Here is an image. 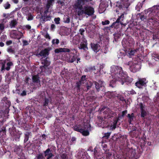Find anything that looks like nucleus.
<instances>
[{
  "mask_svg": "<svg viewBox=\"0 0 159 159\" xmlns=\"http://www.w3.org/2000/svg\"><path fill=\"white\" fill-rule=\"evenodd\" d=\"M51 19V17L49 16H47L46 15H42L39 20L40 23L39 25H40L44 23L47 21L50 20Z\"/></svg>",
  "mask_w": 159,
  "mask_h": 159,
  "instance_id": "nucleus-17",
  "label": "nucleus"
},
{
  "mask_svg": "<svg viewBox=\"0 0 159 159\" xmlns=\"http://www.w3.org/2000/svg\"><path fill=\"white\" fill-rule=\"evenodd\" d=\"M93 83H92L91 82L89 81V82H88L87 83V86H86V88H87V90L86 91H88L90 88H91L92 84H93Z\"/></svg>",
  "mask_w": 159,
  "mask_h": 159,
  "instance_id": "nucleus-39",
  "label": "nucleus"
},
{
  "mask_svg": "<svg viewBox=\"0 0 159 159\" xmlns=\"http://www.w3.org/2000/svg\"><path fill=\"white\" fill-rule=\"evenodd\" d=\"M7 51L9 53H13L14 52V50L11 48H8L7 50Z\"/></svg>",
  "mask_w": 159,
  "mask_h": 159,
  "instance_id": "nucleus-63",
  "label": "nucleus"
},
{
  "mask_svg": "<svg viewBox=\"0 0 159 159\" xmlns=\"http://www.w3.org/2000/svg\"><path fill=\"white\" fill-rule=\"evenodd\" d=\"M139 106L141 111V117L142 118H144L147 114V112L145 110V107L141 102L139 103Z\"/></svg>",
  "mask_w": 159,
  "mask_h": 159,
  "instance_id": "nucleus-15",
  "label": "nucleus"
},
{
  "mask_svg": "<svg viewBox=\"0 0 159 159\" xmlns=\"http://www.w3.org/2000/svg\"><path fill=\"white\" fill-rule=\"evenodd\" d=\"M52 43L53 45H57L59 43V40L58 39H53L52 40Z\"/></svg>",
  "mask_w": 159,
  "mask_h": 159,
  "instance_id": "nucleus-41",
  "label": "nucleus"
},
{
  "mask_svg": "<svg viewBox=\"0 0 159 159\" xmlns=\"http://www.w3.org/2000/svg\"><path fill=\"white\" fill-rule=\"evenodd\" d=\"M84 14L89 16H92L94 12V8L92 7L85 6L84 7Z\"/></svg>",
  "mask_w": 159,
  "mask_h": 159,
  "instance_id": "nucleus-7",
  "label": "nucleus"
},
{
  "mask_svg": "<svg viewBox=\"0 0 159 159\" xmlns=\"http://www.w3.org/2000/svg\"><path fill=\"white\" fill-rule=\"evenodd\" d=\"M23 45V46H26L28 45L29 43L28 41L25 40H23L22 41Z\"/></svg>",
  "mask_w": 159,
  "mask_h": 159,
  "instance_id": "nucleus-58",
  "label": "nucleus"
},
{
  "mask_svg": "<svg viewBox=\"0 0 159 159\" xmlns=\"http://www.w3.org/2000/svg\"><path fill=\"white\" fill-rule=\"evenodd\" d=\"M111 72L113 77L119 80L121 78L125 73L123 71L121 67L115 65L111 67Z\"/></svg>",
  "mask_w": 159,
  "mask_h": 159,
  "instance_id": "nucleus-1",
  "label": "nucleus"
},
{
  "mask_svg": "<svg viewBox=\"0 0 159 159\" xmlns=\"http://www.w3.org/2000/svg\"><path fill=\"white\" fill-rule=\"evenodd\" d=\"M14 151L17 154H20L22 152V149L21 146H17L16 147Z\"/></svg>",
  "mask_w": 159,
  "mask_h": 159,
  "instance_id": "nucleus-31",
  "label": "nucleus"
},
{
  "mask_svg": "<svg viewBox=\"0 0 159 159\" xmlns=\"http://www.w3.org/2000/svg\"><path fill=\"white\" fill-rule=\"evenodd\" d=\"M107 108V107H103L101 108H100V112L102 113Z\"/></svg>",
  "mask_w": 159,
  "mask_h": 159,
  "instance_id": "nucleus-64",
  "label": "nucleus"
},
{
  "mask_svg": "<svg viewBox=\"0 0 159 159\" xmlns=\"http://www.w3.org/2000/svg\"><path fill=\"white\" fill-rule=\"evenodd\" d=\"M110 23V21L108 20H106L102 22V24L103 25H108Z\"/></svg>",
  "mask_w": 159,
  "mask_h": 159,
  "instance_id": "nucleus-61",
  "label": "nucleus"
},
{
  "mask_svg": "<svg viewBox=\"0 0 159 159\" xmlns=\"http://www.w3.org/2000/svg\"><path fill=\"white\" fill-rule=\"evenodd\" d=\"M61 157L62 159H67V155L66 153H62L61 154Z\"/></svg>",
  "mask_w": 159,
  "mask_h": 159,
  "instance_id": "nucleus-52",
  "label": "nucleus"
},
{
  "mask_svg": "<svg viewBox=\"0 0 159 159\" xmlns=\"http://www.w3.org/2000/svg\"><path fill=\"white\" fill-rule=\"evenodd\" d=\"M51 50L50 48H47L41 50L39 53V55L41 56L42 57H48L49 54V51Z\"/></svg>",
  "mask_w": 159,
  "mask_h": 159,
  "instance_id": "nucleus-14",
  "label": "nucleus"
},
{
  "mask_svg": "<svg viewBox=\"0 0 159 159\" xmlns=\"http://www.w3.org/2000/svg\"><path fill=\"white\" fill-rule=\"evenodd\" d=\"M84 14V8L83 7V8L81 10H80L77 11V15L78 16H80L83 15Z\"/></svg>",
  "mask_w": 159,
  "mask_h": 159,
  "instance_id": "nucleus-43",
  "label": "nucleus"
},
{
  "mask_svg": "<svg viewBox=\"0 0 159 159\" xmlns=\"http://www.w3.org/2000/svg\"><path fill=\"white\" fill-rule=\"evenodd\" d=\"M103 149L104 151V152H107V150H109V149L107 148V145L106 144H104L102 145Z\"/></svg>",
  "mask_w": 159,
  "mask_h": 159,
  "instance_id": "nucleus-51",
  "label": "nucleus"
},
{
  "mask_svg": "<svg viewBox=\"0 0 159 159\" xmlns=\"http://www.w3.org/2000/svg\"><path fill=\"white\" fill-rule=\"evenodd\" d=\"M136 154V150L135 149H133L132 148L130 149L129 150L128 155V156L129 157H135Z\"/></svg>",
  "mask_w": 159,
  "mask_h": 159,
  "instance_id": "nucleus-23",
  "label": "nucleus"
},
{
  "mask_svg": "<svg viewBox=\"0 0 159 159\" xmlns=\"http://www.w3.org/2000/svg\"><path fill=\"white\" fill-rule=\"evenodd\" d=\"M17 23L15 20H11L10 24V25L11 28L14 27L17 25Z\"/></svg>",
  "mask_w": 159,
  "mask_h": 159,
  "instance_id": "nucleus-37",
  "label": "nucleus"
},
{
  "mask_svg": "<svg viewBox=\"0 0 159 159\" xmlns=\"http://www.w3.org/2000/svg\"><path fill=\"white\" fill-rule=\"evenodd\" d=\"M125 65L129 67L130 71L133 72L138 71L141 67V65L138 62H134L132 61H129L125 63Z\"/></svg>",
  "mask_w": 159,
  "mask_h": 159,
  "instance_id": "nucleus-3",
  "label": "nucleus"
},
{
  "mask_svg": "<svg viewBox=\"0 0 159 159\" xmlns=\"http://www.w3.org/2000/svg\"><path fill=\"white\" fill-rule=\"evenodd\" d=\"M64 22L66 23H69L70 22V18L69 17L65 18L64 19Z\"/></svg>",
  "mask_w": 159,
  "mask_h": 159,
  "instance_id": "nucleus-53",
  "label": "nucleus"
},
{
  "mask_svg": "<svg viewBox=\"0 0 159 159\" xmlns=\"http://www.w3.org/2000/svg\"><path fill=\"white\" fill-rule=\"evenodd\" d=\"M127 117L129 118L128 122L129 124H131V122L133 120V119L134 117V114L133 113L131 114H128L127 115Z\"/></svg>",
  "mask_w": 159,
  "mask_h": 159,
  "instance_id": "nucleus-29",
  "label": "nucleus"
},
{
  "mask_svg": "<svg viewBox=\"0 0 159 159\" xmlns=\"http://www.w3.org/2000/svg\"><path fill=\"white\" fill-rule=\"evenodd\" d=\"M139 131H135L129 132V135L132 138H137L138 136Z\"/></svg>",
  "mask_w": 159,
  "mask_h": 159,
  "instance_id": "nucleus-30",
  "label": "nucleus"
},
{
  "mask_svg": "<svg viewBox=\"0 0 159 159\" xmlns=\"http://www.w3.org/2000/svg\"><path fill=\"white\" fill-rule=\"evenodd\" d=\"M105 66L104 64H102L100 66L99 72L101 74H102L104 73L102 69L104 68Z\"/></svg>",
  "mask_w": 159,
  "mask_h": 159,
  "instance_id": "nucleus-45",
  "label": "nucleus"
},
{
  "mask_svg": "<svg viewBox=\"0 0 159 159\" xmlns=\"http://www.w3.org/2000/svg\"><path fill=\"white\" fill-rule=\"evenodd\" d=\"M52 100L50 98H47L46 97H44L42 101L41 104L44 108H46V107H48L49 103H51Z\"/></svg>",
  "mask_w": 159,
  "mask_h": 159,
  "instance_id": "nucleus-18",
  "label": "nucleus"
},
{
  "mask_svg": "<svg viewBox=\"0 0 159 159\" xmlns=\"http://www.w3.org/2000/svg\"><path fill=\"white\" fill-rule=\"evenodd\" d=\"M135 52V50H129L128 51V53L130 56H132L134 55Z\"/></svg>",
  "mask_w": 159,
  "mask_h": 159,
  "instance_id": "nucleus-54",
  "label": "nucleus"
},
{
  "mask_svg": "<svg viewBox=\"0 0 159 159\" xmlns=\"http://www.w3.org/2000/svg\"><path fill=\"white\" fill-rule=\"evenodd\" d=\"M70 51L69 49L67 48H59L55 49L54 50V52L55 53H59L62 52H69Z\"/></svg>",
  "mask_w": 159,
  "mask_h": 159,
  "instance_id": "nucleus-21",
  "label": "nucleus"
},
{
  "mask_svg": "<svg viewBox=\"0 0 159 159\" xmlns=\"http://www.w3.org/2000/svg\"><path fill=\"white\" fill-rule=\"evenodd\" d=\"M82 84V83H81L80 82V81L76 82V87L77 88V90L78 91L80 90V87Z\"/></svg>",
  "mask_w": 159,
  "mask_h": 159,
  "instance_id": "nucleus-44",
  "label": "nucleus"
},
{
  "mask_svg": "<svg viewBox=\"0 0 159 159\" xmlns=\"http://www.w3.org/2000/svg\"><path fill=\"white\" fill-rule=\"evenodd\" d=\"M90 125L88 124L78 125L74 127V129L81 133L83 135L87 136L89 134L88 129H90Z\"/></svg>",
  "mask_w": 159,
  "mask_h": 159,
  "instance_id": "nucleus-2",
  "label": "nucleus"
},
{
  "mask_svg": "<svg viewBox=\"0 0 159 159\" xmlns=\"http://www.w3.org/2000/svg\"><path fill=\"white\" fill-rule=\"evenodd\" d=\"M7 66L6 68L5 69L7 70H9L10 69V66L13 65V63L11 62H9L7 64Z\"/></svg>",
  "mask_w": 159,
  "mask_h": 159,
  "instance_id": "nucleus-46",
  "label": "nucleus"
},
{
  "mask_svg": "<svg viewBox=\"0 0 159 159\" xmlns=\"http://www.w3.org/2000/svg\"><path fill=\"white\" fill-rule=\"evenodd\" d=\"M120 79H118V78L116 79L115 78L114 79L111 80L109 84V86L112 88H114L116 86V82L117 81H119L120 82Z\"/></svg>",
  "mask_w": 159,
  "mask_h": 159,
  "instance_id": "nucleus-24",
  "label": "nucleus"
},
{
  "mask_svg": "<svg viewBox=\"0 0 159 159\" xmlns=\"http://www.w3.org/2000/svg\"><path fill=\"white\" fill-rule=\"evenodd\" d=\"M86 75H83L82 76L80 79V80L79 81L82 84H83L84 82V81H86Z\"/></svg>",
  "mask_w": 159,
  "mask_h": 159,
  "instance_id": "nucleus-48",
  "label": "nucleus"
},
{
  "mask_svg": "<svg viewBox=\"0 0 159 159\" xmlns=\"http://www.w3.org/2000/svg\"><path fill=\"white\" fill-rule=\"evenodd\" d=\"M36 159H44V157L41 153H40L36 156Z\"/></svg>",
  "mask_w": 159,
  "mask_h": 159,
  "instance_id": "nucleus-49",
  "label": "nucleus"
},
{
  "mask_svg": "<svg viewBox=\"0 0 159 159\" xmlns=\"http://www.w3.org/2000/svg\"><path fill=\"white\" fill-rule=\"evenodd\" d=\"M54 0H48L47 1V3L46 5V7L48 9L50 8L51 5H52V2Z\"/></svg>",
  "mask_w": 159,
  "mask_h": 159,
  "instance_id": "nucleus-35",
  "label": "nucleus"
},
{
  "mask_svg": "<svg viewBox=\"0 0 159 159\" xmlns=\"http://www.w3.org/2000/svg\"><path fill=\"white\" fill-rule=\"evenodd\" d=\"M60 20V18H59V17L56 18L54 19V21L55 22L56 24H59Z\"/></svg>",
  "mask_w": 159,
  "mask_h": 159,
  "instance_id": "nucleus-60",
  "label": "nucleus"
},
{
  "mask_svg": "<svg viewBox=\"0 0 159 159\" xmlns=\"http://www.w3.org/2000/svg\"><path fill=\"white\" fill-rule=\"evenodd\" d=\"M95 70V66H89L87 67V68H86L84 70V71L85 72H91L93 70Z\"/></svg>",
  "mask_w": 159,
  "mask_h": 159,
  "instance_id": "nucleus-32",
  "label": "nucleus"
},
{
  "mask_svg": "<svg viewBox=\"0 0 159 159\" xmlns=\"http://www.w3.org/2000/svg\"><path fill=\"white\" fill-rule=\"evenodd\" d=\"M32 79L33 81L37 84V86L39 87L41 86L40 81L39 77L38 75H34L32 76Z\"/></svg>",
  "mask_w": 159,
  "mask_h": 159,
  "instance_id": "nucleus-20",
  "label": "nucleus"
},
{
  "mask_svg": "<svg viewBox=\"0 0 159 159\" xmlns=\"http://www.w3.org/2000/svg\"><path fill=\"white\" fill-rule=\"evenodd\" d=\"M110 110L108 108H107L103 112V114L105 115L103 117L100 116H98V118L100 122H102V121H104L107 118L110 117L109 115V114L110 112Z\"/></svg>",
  "mask_w": 159,
  "mask_h": 159,
  "instance_id": "nucleus-8",
  "label": "nucleus"
},
{
  "mask_svg": "<svg viewBox=\"0 0 159 159\" xmlns=\"http://www.w3.org/2000/svg\"><path fill=\"white\" fill-rule=\"evenodd\" d=\"M91 48L95 52L97 53L101 49V47L99 44L91 43H90Z\"/></svg>",
  "mask_w": 159,
  "mask_h": 159,
  "instance_id": "nucleus-16",
  "label": "nucleus"
},
{
  "mask_svg": "<svg viewBox=\"0 0 159 159\" xmlns=\"http://www.w3.org/2000/svg\"><path fill=\"white\" fill-rule=\"evenodd\" d=\"M34 17L31 13H30L28 15V17L27 18L28 20H33Z\"/></svg>",
  "mask_w": 159,
  "mask_h": 159,
  "instance_id": "nucleus-50",
  "label": "nucleus"
},
{
  "mask_svg": "<svg viewBox=\"0 0 159 159\" xmlns=\"http://www.w3.org/2000/svg\"><path fill=\"white\" fill-rule=\"evenodd\" d=\"M77 56L73 52H70L66 54V59L69 62L72 63L76 59Z\"/></svg>",
  "mask_w": 159,
  "mask_h": 159,
  "instance_id": "nucleus-9",
  "label": "nucleus"
},
{
  "mask_svg": "<svg viewBox=\"0 0 159 159\" xmlns=\"http://www.w3.org/2000/svg\"><path fill=\"white\" fill-rule=\"evenodd\" d=\"M115 159H126V158L120 154H117L115 156Z\"/></svg>",
  "mask_w": 159,
  "mask_h": 159,
  "instance_id": "nucleus-38",
  "label": "nucleus"
},
{
  "mask_svg": "<svg viewBox=\"0 0 159 159\" xmlns=\"http://www.w3.org/2000/svg\"><path fill=\"white\" fill-rule=\"evenodd\" d=\"M121 2L125 8H128L130 5L129 0H122Z\"/></svg>",
  "mask_w": 159,
  "mask_h": 159,
  "instance_id": "nucleus-27",
  "label": "nucleus"
},
{
  "mask_svg": "<svg viewBox=\"0 0 159 159\" xmlns=\"http://www.w3.org/2000/svg\"><path fill=\"white\" fill-rule=\"evenodd\" d=\"M41 63L43 65V67H48L51 63L50 59L48 57H41L40 59Z\"/></svg>",
  "mask_w": 159,
  "mask_h": 159,
  "instance_id": "nucleus-13",
  "label": "nucleus"
},
{
  "mask_svg": "<svg viewBox=\"0 0 159 159\" xmlns=\"http://www.w3.org/2000/svg\"><path fill=\"white\" fill-rule=\"evenodd\" d=\"M82 37L81 38V40L82 41L81 42L85 43H87V41L86 39L84 38V35H82Z\"/></svg>",
  "mask_w": 159,
  "mask_h": 159,
  "instance_id": "nucleus-55",
  "label": "nucleus"
},
{
  "mask_svg": "<svg viewBox=\"0 0 159 159\" xmlns=\"http://www.w3.org/2000/svg\"><path fill=\"white\" fill-rule=\"evenodd\" d=\"M30 135V133L28 132H27L25 134L24 143H26L28 141Z\"/></svg>",
  "mask_w": 159,
  "mask_h": 159,
  "instance_id": "nucleus-33",
  "label": "nucleus"
},
{
  "mask_svg": "<svg viewBox=\"0 0 159 159\" xmlns=\"http://www.w3.org/2000/svg\"><path fill=\"white\" fill-rule=\"evenodd\" d=\"M48 148L44 152V156L51 158L54 156V153L55 152L56 148L52 145H48Z\"/></svg>",
  "mask_w": 159,
  "mask_h": 159,
  "instance_id": "nucleus-4",
  "label": "nucleus"
},
{
  "mask_svg": "<svg viewBox=\"0 0 159 159\" xmlns=\"http://www.w3.org/2000/svg\"><path fill=\"white\" fill-rule=\"evenodd\" d=\"M120 82L121 84L123 85L125 83L128 85H130L131 84L133 80V79L127 76L126 73L125 72L124 75L120 79Z\"/></svg>",
  "mask_w": 159,
  "mask_h": 159,
  "instance_id": "nucleus-5",
  "label": "nucleus"
},
{
  "mask_svg": "<svg viewBox=\"0 0 159 159\" xmlns=\"http://www.w3.org/2000/svg\"><path fill=\"white\" fill-rule=\"evenodd\" d=\"M80 34L81 35H84V33L85 32V30L84 29L80 28L79 30Z\"/></svg>",
  "mask_w": 159,
  "mask_h": 159,
  "instance_id": "nucleus-56",
  "label": "nucleus"
},
{
  "mask_svg": "<svg viewBox=\"0 0 159 159\" xmlns=\"http://www.w3.org/2000/svg\"><path fill=\"white\" fill-rule=\"evenodd\" d=\"M124 18V14L122 13L121 15L118 17V18L117 19L116 21L114 22V23L116 24L118 22L120 23L121 24H122V22H121L123 20V18Z\"/></svg>",
  "mask_w": 159,
  "mask_h": 159,
  "instance_id": "nucleus-26",
  "label": "nucleus"
},
{
  "mask_svg": "<svg viewBox=\"0 0 159 159\" xmlns=\"http://www.w3.org/2000/svg\"><path fill=\"white\" fill-rule=\"evenodd\" d=\"M120 24L119 22L116 23V24L114 23L113 22L111 25V27L112 28H117L120 26Z\"/></svg>",
  "mask_w": 159,
  "mask_h": 159,
  "instance_id": "nucleus-40",
  "label": "nucleus"
},
{
  "mask_svg": "<svg viewBox=\"0 0 159 159\" xmlns=\"http://www.w3.org/2000/svg\"><path fill=\"white\" fill-rule=\"evenodd\" d=\"M86 151L84 149H82L79 151L78 154L80 157L84 158L86 156Z\"/></svg>",
  "mask_w": 159,
  "mask_h": 159,
  "instance_id": "nucleus-25",
  "label": "nucleus"
},
{
  "mask_svg": "<svg viewBox=\"0 0 159 159\" xmlns=\"http://www.w3.org/2000/svg\"><path fill=\"white\" fill-rule=\"evenodd\" d=\"M109 149L107 150V152H104V153L106 154V156L107 158H109L110 157L111 155L112 154L111 152H109Z\"/></svg>",
  "mask_w": 159,
  "mask_h": 159,
  "instance_id": "nucleus-47",
  "label": "nucleus"
},
{
  "mask_svg": "<svg viewBox=\"0 0 159 159\" xmlns=\"http://www.w3.org/2000/svg\"><path fill=\"white\" fill-rule=\"evenodd\" d=\"M119 120L118 118L115 117L113 120L111 121L110 123V128L112 130L115 129L116 127V125L118 121Z\"/></svg>",
  "mask_w": 159,
  "mask_h": 159,
  "instance_id": "nucleus-19",
  "label": "nucleus"
},
{
  "mask_svg": "<svg viewBox=\"0 0 159 159\" xmlns=\"http://www.w3.org/2000/svg\"><path fill=\"white\" fill-rule=\"evenodd\" d=\"M103 82L101 80H98V82L93 81V84L95 85L96 89L98 92L102 91H105V87L103 84Z\"/></svg>",
  "mask_w": 159,
  "mask_h": 159,
  "instance_id": "nucleus-6",
  "label": "nucleus"
},
{
  "mask_svg": "<svg viewBox=\"0 0 159 159\" xmlns=\"http://www.w3.org/2000/svg\"><path fill=\"white\" fill-rule=\"evenodd\" d=\"M44 71L45 73L47 74H49L52 73V70L51 68L50 67H44Z\"/></svg>",
  "mask_w": 159,
  "mask_h": 159,
  "instance_id": "nucleus-34",
  "label": "nucleus"
},
{
  "mask_svg": "<svg viewBox=\"0 0 159 159\" xmlns=\"http://www.w3.org/2000/svg\"><path fill=\"white\" fill-rule=\"evenodd\" d=\"M88 43L81 42L78 48L80 49L83 50L84 51H86L88 50V48L87 46Z\"/></svg>",
  "mask_w": 159,
  "mask_h": 159,
  "instance_id": "nucleus-22",
  "label": "nucleus"
},
{
  "mask_svg": "<svg viewBox=\"0 0 159 159\" xmlns=\"http://www.w3.org/2000/svg\"><path fill=\"white\" fill-rule=\"evenodd\" d=\"M101 50L102 52H104L105 53H106L108 51V48L107 46L105 45L102 48Z\"/></svg>",
  "mask_w": 159,
  "mask_h": 159,
  "instance_id": "nucleus-42",
  "label": "nucleus"
},
{
  "mask_svg": "<svg viewBox=\"0 0 159 159\" xmlns=\"http://www.w3.org/2000/svg\"><path fill=\"white\" fill-rule=\"evenodd\" d=\"M7 38V36L5 35H2L1 38V40L2 41H5Z\"/></svg>",
  "mask_w": 159,
  "mask_h": 159,
  "instance_id": "nucleus-59",
  "label": "nucleus"
},
{
  "mask_svg": "<svg viewBox=\"0 0 159 159\" xmlns=\"http://www.w3.org/2000/svg\"><path fill=\"white\" fill-rule=\"evenodd\" d=\"M92 0H77V2L75 5L76 8L79 10H81L83 8V5L86 3L89 2Z\"/></svg>",
  "mask_w": 159,
  "mask_h": 159,
  "instance_id": "nucleus-11",
  "label": "nucleus"
},
{
  "mask_svg": "<svg viewBox=\"0 0 159 159\" xmlns=\"http://www.w3.org/2000/svg\"><path fill=\"white\" fill-rule=\"evenodd\" d=\"M23 36V34L21 32L14 30H12L11 34V37L12 38L15 39H20Z\"/></svg>",
  "mask_w": 159,
  "mask_h": 159,
  "instance_id": "nucleus-10",
  "label": "nucleus"
},
{
  "mask_svg": "<svg viewBox=\"0 0 159 159\" xmlns=\"http://www.w3.org/2000/svg\"><path fill=\"white\" fill-rule=\"evenodd\" d=\"M146 78H139V80L135 83V85L137 87L140 88L142 86H145L147 83Z\"/></svg>",
  "mask_w": 159,
  "mask_h": 159,
  "instance_id": "nucleus-12",
  "label": "nucleus"
},
{
  "mask_svg": "<svg viewBox=\"0 0 159 159\" xmlns=\"http://www.w3.org/2000/svg\"><path fill=\"white\" fill-rule=\"evenodd\" d=\"M139 17L142 20H144L146 19V16L144 15L140 14L139 15Z\"/></svg>",
  "mask_w": 159,
  "mask_h": 159,
  "instance_id": "nucleus-62",
  "label": "nucleus"
},
{
  "mask_svg": "<svg viewBox=\"0 0 159 159\" xmlns=\"http://www.w3.org/2000/svg\"><path fill=\"white\" fill-rule=\"evenodd\" d=\"M11 5L8 3L7 2L4 6V7L5 9H8L10 7Z\"/></svg>",
  "mask_w": 159,
  "mask_h": 159,
  "instance_id": "nucleus-57",
  "label": "nucleus"
},
{
  "mask_svg": "<svg viewBox=\"0 0 159 159\" xmlns=\"http://www.w3.org/2000/svg\"><path fill=\"white\" fill-rule=\"evenodd\" d=\"M116 6V7H118L119 9V10H120L121 9H123V8H125L124 6L122 4L121 2H117Z\"/></svg>",
  "mask_w": 159,
  "mask_h": 159,
  "instance_id": "nucleus-36",
  "label": "nucleus"
},
{
  "mask_svg": "<svg viewBox=\"0 0 159 159\" xmlns=\"http://www.w3.org/2000/svg\"><path fill=\"white\" fill-rule=\"evenodd\" d=\"M139 47L135 49V51L136 52L139 51L140 53L143 52L144 51V47L142 45L139 43Z\"/></svg>",
  "mask_w": 159,
  "mask_h": 159,
  "instance_id": "nucleus-28",
  "label": "nucleus"
}]
</instances>
